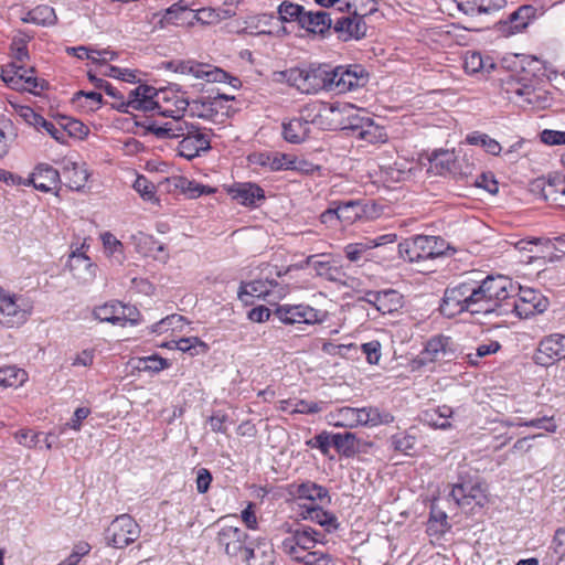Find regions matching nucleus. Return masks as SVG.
<instances>
[{
  "mask_svg": "<svg viewBox=\"0 0 565 565\" xmlns=\"http://www.w3.org/2000/svg\"><path fill=\"white\" fill-rule=\"evenodd\" d=\"M147 131L158 139H178L177 153L189 161L209 152L214 137L211 127L185 118L163 124L151 121L147 126Z\"/></svg>",
  "mask_w": 565,
  "mask_h": 565,
  "instance_id": "nucleus-1",
  "label": "nucleus"
},
{
  "mask_svg": "<svg viewBox=\"0 0 565 565\" xmlns=\"http://www.w3.org/2000/svg\"><path fill=\"white\" fill-rule=\"evenodd\" d=\"M510 279L505 276H487L481 280L469 278L463 312L498 317L499 301L504 299Z\"/></svg>",
  "mask_w": 565,
  "mask_h": 565,
  "instance_id": "nucleus-2",
  "label": "nucleus"
},
{
  "mask_svg": "<svg viewBox=\"0 0 565 565\" xmlns=\"http://www.w3.org/2000/svg\"><path fill=\"white\" fill-rule=\"evenodd\" d=\"M505 292L504 299L499 301L498 317L514 315L526 319L544 312L547 308V299L541 292L531 288H516L511 279Z\"/></svg>",
  "mask_w": 565,
  "mask_h": 565,
  "instance_id": "nucleus-3",
  "label": "nucleus"
},
{
  "mask_svg": "<svg viewBox=\"0 0 565 565\" xmlns=\"http://www.w3.org/2000/svg\"><path fill=\"white\" fill-rule=\"evenodd\" d=\"M329 64H309L277 73V81L301 94L315 95L322 90L329 92Z\"/></svg>",
  "mask_w": 565,
  "mask_h": 565,
  "instance_id": "nucleus-4",
  "label": "nucleus"
},
{
  "mask_svg": "<svg viewBox=\"0 0 565 565\" xmlns=\"http://www.w3.org/2000/svg\"><path fill=\"white\" fill-rule=\"evenodd\" d=\"M328 422L334 427L354 428L358 426H377L393 422L390 413H381L377 407L354 408L344 406L331 412Z\"/></svg>",
  "mask_w": 565,
  "mask_h": 565,
  "instance_id": "nucleus-5",
  "label": "nucleus"
},
{
  "mask_svg": "<svg viewBox=\"0 0 565 565\" xmlns=\"http://www.w3.org/2000/svg\"><path fill=\"white\" fill-rule=\"evenodd\" d=\"M447 249L449 245L439 236L416 235L398 244L399 254L409 263L440 257Z\"/></svg>",
  "mask_w": 565,
  "mask_h": 565,
  "instance_id": "nucleus-6",
  "label": "nucleus"
},
{
  "mask_svg": "<svg viewBox=\"0 0 565 565\" xmlns=\"http://www.w3.org/2000/svg\"><path fill=\"white\" fill-rule=\"evenodd\" d=\"M343 6L347 14L333 19L334 33L343 42L361 40L365 36L367 29L364 17L375 12V6L365 12H359L358 0H343Z\"/></svg>",
  "mask_w": 565,
  "mask_h": 565,
  "instance_id": "nucleus-7",
  "label": "nucleus"
},
{
  "mask_svg": "<svg viewBox=\"0 0 565 565\" xmlns=\"http://www.w3.org/2000/svg\"><path fill=\"white\" fill-rule=\"evenodd\" d=\"M329 92L344 94L365 86L369 73L361 64L329 65Z\"/></svg>",
  "mask_w": 565,
  "mask_h": 565,
  "instance_id": "nucleus-8",
  "label": "nucleus"
},
{
  "mask_svg": "<svg viewBox=\"0 0 565 565\" xmlns=\"http://www.w3.org/2000/svg\"><path fill=\"white\" fill-rule=\"evenodd\" d=\"M525 81H527L526 77L513 78L511 76V79L505 82V93L508 97L519 103L522 107L529 106L536 109L548 107L552 99L548 93Z\"/></svg>",
  "mask_w": 565,
  "mask_h": 565,
  "instance_id": "nucleus-9",
  "label": "nucleus"
},
{
  "mask_svg": "<svg viewBox=\"0 0 565 565\" xmlns=\"http://www.w3.org/2000/svg\"><path fill=\"white\" fill-rule=\"evenodd\" d=\"M322 533L306 525L290 529L288 535L281 542V551L292 561L313 550L322 542Z\"/></svg>",
  "mask_w": 565,
  "mask_h": 565,
  "instance_id": "nucleus-10",
  "label": "nucleus"
},
{
  "mask_svg": "<svg viewBox=\"0 0 565 565\" xmlns=\"http://www.w3.org/2000/svg\"><path fill=\"white\" fill-rule=\"evenodd\" d=\"M288 294V287L275 279H256L242 282L237 292L239 300L248 303L249 298L264 299L267 302H276Z\"/></svg>",
  "mask_w": 565,
  "mask_h": 565,
  "instance_id": "nucleus-11",
  "label": "nucleus"
},
{
  "mask_svg": "<svg viewBox=\"0 0 565 565\" xmlns=\"http://www.w3.org/2000/svg\"><path fill=\"white\" fill-rule=\"evenodd\" d=\"M342 113H345L347 122L344 129L352 131V135L361 140L375 143L382 140L384 134L380 126L375 125L373 119L361 114L353 105L343 106Z\"/></svg>",
  "mask_w": 565,
  "mask_h": 565,
  "instance_id": "nucleus-12",
  "label": "nucleus"
},
{
  "mask_svg": "<svg viewBox=\"0 0 565 565\" xmlns=\"http://www.w3.org/2000/svg\"><path fill=\"white\" fill-rule=\"evenodd\" d=\"M248 539V534L243 529L223 524L217 531L215 542L226 556L235 561H242L250 544Z\"/></svg>",
  "mask_w": 565,
  "mask_h": 565,
  "instance_id": "nucleus-13",
  "label": "nucleus"
},
{
  "mask_svg": "<svg viewBox=\"0 0 565 565\" xmlns=\"http://www.w3.org/2000/svg\"><path fill=\"white\" fill-rule=\"evenodd\" d=\"M139 524L129 514L116 516L106 529L105 539L108 545L124 548L140 536Z\"/></svg>",
  "mask_w": 565,
  "mask_h": 565,
  "instance_id": "nucleus-14",
  "label": "nucleus"
},
{
  "mask_svg": "<svg viewBox=\"0 0 565 565\" xmlns=\"http://www.w3.org/2000/svg\"><path fill=\"white\" fill-rule=\"evenodd\" d=\"M275 317L285 324H318L322 323L327 317V311L316 309L309 305H281L274 311Z\"/></svg>",
  "mask_w": 565,
  "mask_h": 565,
  "instance_id": "nucleus-15",
  "label": "nucleus"
},
{
  "mask_svg": "<svg viewBox=\"0 0 565 565\" xmlns=\"http://www.w3.org/2000/svg\"><path fill=\"white\" fill-rule=\"evenodd\" d=\"M93 316L100 322L125 327L127 323L137 324L139 312L135 307L118 301L107 302L94 309Z\"/></svg>",
  "mask_w": 565,
  "mask_h": 565,
  "instance_id": "nucleus-16",
  "label": "nucleus"
},
{
  "mask_svg": "<svg viewBox=\"0 0 565 565\" xmlns=\"http://www.w3.org/2000/svg\"><path fill=\"white\" fill-rule=\"evenodd\" d=\"M156 103L158 114L170 117L171 120L183 119L190 106V102L184 96V93L174 90L173 88H160Z\"/></svg>",
  "mask_w": 565,
  "mask_h": 565,
  "instance_id": "nucleus-17",
  "label": "nucleus"
},
{
  "mask_svg": "<svg viewBox=\"0 0 565 565\" xmlns=\"http://www.w3.org/2000/svg\"><path fill=\"white\" fill-rule=\"evenodd\" d=\"M455 355L456 348L452 339L444 334H437L425 343L416 362L420 365H426L437 361L451 360Z\"/></svg>",
  "mask_w": 565,
  "mask_h": 565,
  "instance_id": "nucleus-18",
  "label": "nucleus"
},
{
  "mask_svg": "<svg viewBox=\"0 0 565 565\" xmlns=\"http://www.w3.org/2000/svg\"><path fill=\"white\" fill-rule=\"evenodd\" d=\"M468 287L469 278L447 286L439 306L445 317L454 318L463 313Z\"/></svg>",
  "mask_w": 565,
  "mask_h": 565,
  "instance_id": "nucleus-19",
  "label": "nucleus"
},
{
  "mask_svg": "<svg viewBox=\"0 0 565 565\" xmlns=\"http://www.w3.org/2000/svg\"><path fill=\"white\" fill-rule=\"evenodd\" d=\"M158 90L152 86L139 85L137 88L129 92L128 98L120 103L117 107L118 110L128 113L129 109L134 110H156Z\"/></svg>",
  "mask_w": 565,
  "mask_h": 565,
  "instance_id": "nucleus-20",
  "label": "nucleus"
},
{
  "mask_svg": "<svg viewBox=\"0 0 565 565\" xmlns=\"http://www.w3.org/2000/svg\"><path fill=\"white\" fill-rule=\"evenodd\" d=\"M21 297H3L0 305V323L7 328L23 324L31 315V306H22Z\"/></svg>",
  "mask_w": 565,
  "mask_h": 565,
  "instance_id": "nucleus-21",
  "label": "nucleus"
},
{
  "mask_svg": "<svg viewBox=\"0 0 565 565\" xmlns=\"http://www.w3.org/2000/svg\"><path fill=\"white\" fill-rule=\"evenodd\" d=\"M84 247L85 243L70 254L67 266L81 284H89L96 278L98 266L82 252Z\"/></svg>",
  "mask_w": 565,
  "mask_h": 565,
  "instance_id": "nucleus-22",
  "label": "nucleus"
},
{
  "mask_svg": "<svg viewBox=\"0 0 565 565\" xmlns=\"http://www.w3.org/2000/svg\"><path fill=\"white\" fill-rule=\"evenodd\" d=\"M402 295L395 289L369 290L361 298L362 301L375 307L382 315L393 313L402 307Z\"/></svg>",
  "mask_w": 565,
  "mask_h": 565,
  "instance_id": "nucleus-23",
  "label": "nucleus"
},
{
  "mask_svg": "<svg viewBox=\"0 0 565 565\" xmlns=\"http://www.w3.org/2000/svg\"><path fill=\"white\" fill-rule=\"evenodd\" d=\"M564 337L562 334H551L544 338L535 353V362L543 366L553 365L564 358Z\"/></svg>",
  "mask_w": 565,
  "mask_h": 565,
  "instance_id": "nucleus-24",
  "label": "nucleus"
},
{
  "mask_svg": "<svg viewBox=\"0 0 565 565\" xmlns=\"http://www.w3.org/2000/svg\"><path fill=\"white\" fill-rule=\"evenodd\" d=\"M228 194L239 204L256 207L265 200V191L253 182H237L228 189Z\"/></svg>",
  "mask_w": 565,
  "mask_h": 565,
  "instance_id": "nucleus-25",
  "label": "nucleus"
},
{
  "mask_svg": "<svg viewBox=\"0 0 565 565\" xmlns=\"http://www.w3.org/2000/svg\"><path fill=\"white\" fill-rule=\"evenodd\" d=\"M306 264L315 270L317 276L332 282L345 284V273L340 267L332 265L327 255H310L306 258Z\"/></svg>",
  "mask_w": 565,
  "mask_h": 565,
  "instance_id": "nucleus-26",
  "label": "nucleus"
},
{
  "mask_svg": "<svg viewBox=\"0 0 565 565\" xmlns=\"http://www.w3.org/2000/svg\"><path fill=\"white\" fill-rule=\"evenodd\" d=\"M223 100H228L225 95H216L215 97H207L193 100L190 103L189 111L192 118H200L209 121H215L218 116V107Z\"/></svg>",
  "mask_w": 565,
  "mask_h": 565,
  "instance_id": "nucleus-27",
  "label": "nucleus"
},
{
  "mask_svg": "<svg viewBox=\"0 0 565 565\" xmlns=\"http://www.w3.org/2000/svg\"><path fill=\"white\" fill-rule=\"evenodd\" d=\"M246 565H274L275 551L271 543L258 540L255 545L249 544L242 561Z\"/></svg>",
  "mask_w": 565,
  "mask_h": 565,
  "instance_id": "nucleus-28",
  "label": "nucleus"
},
{
  "mask_svg": "<svg viewBox=\"0 0 565 565\" xmlns=\"http://www.w3.org/2000/svg\"><path fill=\"white\" fill-rule=\"evenodd\" d=\"M62 175L66 186L73 191H81L85 188L90 173L85 162L66 160L63 163Z\"/></svg>",
  "mask_w": 565,
  "mask_h": 565,
  "instance_id": "nucleus-29",
  "label": "nucleus"
},
{
  "mask_svg": "<svg viewBox=\"0 0 565 565\" xmlns=\"http://www.w3.org/2000/svg\"><path fill=\"white\" fill-rule=\"evenodd\" d=\"M25 182L46 193L52 191L60 182V172L49 164L41 163Z\"/></svg>",
  "mask_w": 565,
  "mask_h": 565,
  "instance_id": "nucleus-30",
  "label": "nucleus"
},
{
  "mask_svg": "<svg viewBox=\"0 0 565 565\" xmlns=\"http://www.w3.org/2000/svg\"><path fill=\"white\" fill-rule=\"evenodd\" d=\"M136 249L146 257H153L156 260L166 263L169 259L166 245L157 241L153 236L139 233L134 236Z\"/></svg>",
  "mask_w": 565,
  "mask_h": 565,
  "instance_id": "nucleus-31",
  "label": "nucleus"
},
{
  "mask_svg": "<svg viewBox=\"0 0 565 565\" xmlns=\"http://www.w3.org/2000/svg\"><path fill=\"white\" fill-rule=\"evenodd\" d=\"M535 8L532 6H521L512 12L507 21L500 22V30L507 34H514L524 30L531 19L534 18Z\"/></svg>",
  "mask_w": 565,
  "mask_h": 565,
  "instance_id": "nucleus-32",
  "label": "nucleus"
},
{
  "mask_svg": "<svg viewBox=\"0 0 565 565\" xmlns=\"http://www.w3.org/2000/svg\"><path fill=\"white\" fill-rule=\"evenodd\" d=\"M310 121L302 117L292 118L282 122V137L289 143H301L306 141L310 135Z\"/></svg>",
  "mask_w": 565,
  "mask_h": 565,
  "instance_id": "nucleus-33",
  "label": "nucleus"
},
{
  "mask_svg": "<svg viewBox=\"0 0 565 565\" xmlns=\"http://www.w3.org/2000/svg\"><path fill=\"white\" fill-rule=\"evenodd\" d=\"M463 68L470 75H487L495 68V63L488 55L483 56L480 52L469 51L463 58Z\"/></svg>",
  "mask_w": 565,
  "mask_h": 565,
  "instance_id": "nucleus-34",
  "label": "nucleus"
},
{
  "mask_svg": "<svg viewBox=\"0 0 565 565\" xmlns=\"http://www.w3.org/2000/svg\"><path fill=\"white\" fill-rule=\"evenodd\" d=\"M332 25L333 18L331 17V13L319 10L316 12L306 11V14L302 15L300 26L306 29L308 32L323 34L326 31H329Z\"/></svg>",
  "mask_w": 565,
  "mask_h": 565,
  "instance_id": "nucleus-35",
  "label": "nucleus"
},
{
  "mask_svg": "<svg viewBox=\"0 0 565 565\" xmlns=\"http://www.w3.org/2000/svg\"><path fill=\"white\" fill-rule=\"evenodd\" d=\"M458 9L465 14L478 15L500 10L507 0H456Z\"/></svg>",
  "mask_w": 565,
  "mask_h": 565,
  "instance_id": "nucleus-36",
  "label": "nucleus"
},
{
  "mask_svg": "<svg viewBox=\"0 0 565 565\" xmlns=\"http://www.w3.org/2000/svg\"><path fill=\"white\" fill-rule=\"evenodd\" d=\"M454 411L448 405L437 406L423 412L422 419L427 425L439 428L448 429L452 426Z\"/></svg>",
  "mask_w": 565,
  "mask_h": 565,
  "instance_id": "nucleus-37",
  "label": "nucleus"
},
{
  "mask_svg": "<svg viewBox=\"0 0 565 565\" xmlns=\"http://www.w3.org/2000/svg\"><path fill=\"white\" fill-rule=\"evenodd\" d=\"M192 20L188 22V25L192 26L194 23L201 24H216L222 20L230 19L236 14L234 9H215V8H201L192 10Z\"/></svg>",
  "mask_w": 565,
  "mask_h": 565,
  "instance_id": "nucleus-38",
  "label": "nucleus"
},
{
  "mask_svg": "<svg viewBox=\"0 0 565 565\" xmlns=\"http://www.w3.org/2000/svg\"><path fill=\"white\" fill-rule=\"evenodd\" d=\"M290 493L298 499L310 501L311 505L317 501L322 502L324 499L330 500L327 488L312 481L292 484Z\"/></svg>",
  "mask_w": 565,
  "mask_h": 565,
  "instance_id": "nucleus-39",
  "label": "nucleus"
},
{
  "mask_svg": "<svg viewBox=\"0 0 565 565\" xmlns=\"http://www.w3.org/2000/svg\"><path fill=\"white\" fill-rule=\"evenodd\" d=\"M333 204H337L339 222L344 226L352 225L354 222L362 218L365 213L360 200H349L344 202L333 201Z\"/></svg>",
  "mask_w": 565,
  "mask_h": 565,
  "instance_id": "nucleus-40",
  "label": "nucleus"
},
{
  "mask_svg": "<svg viewBox=\"0 0 565 565\" xmlns=\"http://www.w3.org/2000/svg\"><path fill=\"white\" fill-rule=\"evenodd\" d=\"M565 245V241L562 236H556L553 238L550 237H540L536 238V248L534 257H543L553 262L556 259H561L562 255L556 254L555 252L563 253L562 247Z\"/></svg>",
  "mask_w": 565,
  "mask_h": 565,
  "instance_id": "nucleus-41",
  "label": "nucleus"
},
{
  "mask_svg": "<svg viewBox=\"0 0 565 565\" xmlns=\"http://www.w3.org/2000/svg\"><path fill=\"white\" fill-rule=\"evenodd\" d=\"M33 73V67L28 68L22 64V70L18 73V76L21 77V83H18L17 87H13V89L26 90L35 95H39L41 92L46 89L49 87V83L45 79L35 77Z\"/></svg>",
  "mask_w": 565,
  "mask_h": 565,
  "instance_id": "nucleus-42",
  "label": "nucleus"
},
{
  "mask_svg": "<svg viewBox=\"0 0 565 565\" xmlns=\"http://www.w3.org/2000/svg\"><path fill=\"white\" fill-rule=\"evenodd\" d=\"M28 380V373L15 365L0 367V387H20Z\"/></svg>",
  "mask_w": 565,
  "mask_h": 565,
  "instance_id": "nucleus-43",
  "label": "nucleus"
},
{
  "mask_svg": "<svg viewBox=\"0 0 565 565\" xmlns=\"http://www.w3.org/2000/svg\"><path fill=\"white\" fill-rule=\"evenodd\" d=\"M56 20L57 18L54 9L49 6H38L22 18V21L25 23H33L43 26L53 25Z\"/></svg>",
  "mask_w": 565,
  "mask_h": 565,
  "instance_id": "nucleus-44",
  "label": "nucleus"
},
{
  "mask_svg": "<svg viewBox=\"0 0 565 565\" xmlns=\"http://www.w3.org/2000/svg\"><path fill=\"white\" fill-rule=\"evenodd\" d=\"M105 254L121 264L125 259V248L122 243L110 232L100 234Z\"/></svg>",
  "mask_w": 565,
  "mask_h": 565,
  "instance_id": "nucleus-45",
  "label": "nucleus"
},
{
  "mask_svg": "<svg viewBox=\"0 0 565 565\" xmlns=\"http://www.w3.org/2000/svg\"><path fill=\"white\" fill-rule=\"evenodd\" d=\"M501 348L502 345L499 341L489 340L488 342L480 343L476 352L466 354L465 360L471 366H478L483 358L495 354Z\"/></svg>",
  "mask_w": 565,
  "mask_h": 565,
  "instance_id": "nucleus-46",
  "label": "nucleus"
},
{
  "mask_svg": "<svg viewBox=\"0 0 565 565\" xmlns=\"http://www.w3.org/2000/svg\"><path fill=\"white\" fill-rule=\"evenodd\" d=\"M466 141L469 145L483 148L486 152L492 156H498L502 150L500 143L495 139L480 131H473L467 135Z\"/></svg>",
  "mask_w": 565,
  "mask_h": 565,
  "instance_id": "nucleus-47",
  "label": "nucleus"
},
{
  "mask_svg": "<svg viewBox=\"0 0 565 565\" xmlns=\"http://www.w3.org/2000/svg\"><path fill=\"white\" fill-rule=\"evenodd\" d=\"M193 1L189 0H179L178 2L171 4L169 8L164 10V13L159 21L160 28H164L167 24H179L178 20L180 19V14L183 12L191 10L193 7Z\"/></svg>",
  "mask_w": 565,
  "mask_h": 565,
  "instance_id": "nucleus-48",
  "label": "nucleus"
},
{
  "mask_svg": "<svg viewBox=\"0 0 565 565\" xmlns=\"http://www.w3.org/2000/svg\"><path fill=\"white\" fill-rule=\"evenodd\" d=\"M172 343L174 349L189 353L192 356L206 353L209 350L207 344L198 337L181 338L172 341ZM169 348H172V345H169Z\"/></svg>",
  "mask_w": 565,
  "mask_h": 565,
  "instance_id": "nucleus-49",
  "label": "nucleus"
},
{
  "mask_svg": "<svg viewBox=\"0 0 565 565\" xmlns=\"http://www.w3.org/2000/svg\"><path fill=\"white\" fill-rule=\"evenodd\" d=\"M206 65L193 61H170L167 68L180 74H192L196 78H203Z\"/></svg>",
  "mask_w": 565,
  "mask_h": 565,
  "instance_id": "nucleus-50",
  "label": "nucleus"
},
{
  "mask_svg": "<svg viewBox=\"0 0 565 565\" xmlns=\"http://www.w3.org/2000/svg\"><path fill=\"white\" fill-rule=\"evenodd\" d=\"M57 124L62 127L65 134H67V138H83L88 132V128L82 121L68 116L60 115L57 117Z\"/></svg>",
  "mask_w": 565,
  "mask_h": 565,
  "instance_id": "nucleus-51",
  "label": "nucleus"
},
{
  "mask_svg": "<svg viewBox=\"0 0 565 565\" xmlns=\"http://www.w3.org/2000/svg\"><path fill=\"white\" fill-rule=\"evenodd\" d=\"M278 14L284 22H298L301 25L303 7L294 2L284 1L278 7Z\"/></svg>",
  "mask_w": 565,
  "mask_h": 565,
  "instance_id": "nucleus-52",
  "label": "nucleus"
},
{
  "mask_svg": "<svg viewBox=\"0 0 565 565\" xmlns=\"http://www.w3.org/2000/svg\"><path fill=\"white\" fill-rule=\"evenodd\" d=\"M503 424L507 427H511V426H518V427L525 426V427H533V428H537V429H544V430L551 431V433L555 431V429H556V425L553 422V418H547V417H540V418H534V419H531V420H524L522 418H515L514 420H505V422H503Z\"/></svg>",
  "mask_w": 565,
  "mask_h": 565,
  "instance_id": "nucleus-53",
  "label": "nucleus"
},
{
  "mask_svg": "<svg viewBox=\"0 0 565 565\" xmlns=\"http://www.w3.org/2000/svg\"><path fill=\"white\" fill-rule=\"evenodd\" d=\"M355 435L352 433L332 434V446L345 457L355 452Z\"/></svg>",
  "mask_w": 565,
  "mask_h": 565,
  "instance_id": "nucleus-54",
  "label": "nucleus"
},
{
  "mask_svg": "<svg viewBox=\"0 0 565 565\" xmlns=\"http://www.w3.org/2000/svg\"><path fill=\"white\" fill-rule=\"evenodd\" d=\"M307 514L308 515L306 518H309L310 520L317 522L318 524H320L322 526H328V527H333V529L338 527L337 518L334 516V514H332L328 511H324L322 508H320L316 504H312L307 508Z\"/></svg>",
  "mask_w": 565,
  "mask_h": 565,
  "instance_id": "nucleus-55",
  "label": "nucleus"
},
{
  "mask_svg": "<svg viewBox=\"0 0 565 565\" xmlns=\"http://www.w3.org/2000/svg\"><path fill=\"white\" fill-rule=\"evenodd\" d=\"M299 166L297 159L292 154L274 152L271 154V161L269 162V170L281 171V170H298Z\"/></svg>",
  "mask_w": 565,
  "mask_h": 565,
  "instance_id": "nucleus-56",
  "label": "nucleus"
},
{
  "mask_svg": "<svg viewBox=\"0 0 565 565\" xmlns=\"http://www.w3.org/2000/svg\"><path fill=\"white\" fill-rule=\"evenodd\" d=\"M38 131H45L53 139H55L60 143L67 142V134L62 129V127L56 122L46 120L44 117L41 118L39 122V127L35 128Z\"/></svg>",
  "mask_w": 565,
  "mask_h": 565,
  "instance_id": "nucleus-57",
  "label": "nucleus"
},
{
  "mask_svg": "<svg viewBox=\"0 0 565 565\" xmlns=\"http://www.w3.org/2000/svg\"><path fill=\"white\" fill-rule=\"evenodd\" d=\"M446 512L431 507L430 515L428 520V530L434 531V533H444L450 526L447 522Z\"/></svg>",
  "mask_w": 565,
  "mask_h": 565,
  "instance_id": "nucleus-58",
  "label": "nucleus"
},
{
  "mask_svg": "<svg viewBox=\"0 0 565 565\" xmlns=\"http://www.w3.org/2000/svg\"><path fill=\"white\" fill-rule=\"evenodd\" d=\"M565 534L564 530L558 529L555 533L553 545L550 547L547 558L551 564L558 565L565 556V547L563 545L562 536Z\"/></svg>",
  "mask_w": 565,
  "mask_h": 565,
  "instance_id": "nucleus-59",
  "label": "nucleus"
},
{
  "mask_svg": "<svg viewBox=\"0 0 565 565\" xmlns=\"http://www.w3.org/2000/svg\"><path fill=\"white\" fill-rule=\"evenodd\" d=\"M306 445L312 449H319L323 456H327L332 445V434L322 431L313 438L306 441Z\"/></svg>",
  "mask_w": 565,
  "mask_h": 565,
  "instance_id": "nucleus-60",
  "label": "nucleus"
},
{
  "mask_svg": "<svg viewBox=\"0 0 565 565\" xmlns=\"http://www.w3.org/2000/svg\"><path fill=\"white\" fill-rule=\"evenodd\" d=\"M134 189L146 201H152L156 196V188L146 177L138 175L134 182Z\"/></svg>",
  "mask_w": 565,
  "mask_h": 565,
  "instance_id": "nucleus-61",
  "label": "nucleus"
},
{
  "mask_svg": "<svg viewBox=\"0 0 565 565\" xmlns=\"http://www.w3.org/2000/svg\"><path fill=\"white\" fill-rule=\"evenodd\" d=\"M15 114L29 126H32L34 129L39 127V122L43 116L35 113L33 108L25 105H13Z\"/></svg>",
  "mask_w": 565,
  "mask_h": 565,
  "instance_id": "nucleus-62",
  "label": "nucleus"
},
{
  "mask_svg": "<svg viewBox=\"0 0 565 565\" xmlns=\"http://www.w3.org/2000/svg\"><path fill=\"white\" fill-rule=\"evenodd\" d=\"M21 70L22 64H18L17 62H11L6 65L1 71L3 82L11 88L17 87V84L21 83V77L18 76V73L21 72Z\"/></svg>",
  "mask_w": 565,
  "mask_h": 565,
  "instance_id": "nucleus-63",
  "label": "nucleus"
},
{
  "mask_svg": "<svg viewBox=\"0 0 565 565\" xmlns=\"http://www.w3.org/2000/svg\"><path fill=\"white\" fill-rule=\"evenodd\" d=\"M295 562L303 565H329V559L324 553L312 550L296 558Z\"/></svg>",
  "mask_w": 565,
  "mask_h": 565,
  "instance_id": "nucleus-64",
  "label": "nucleus"
}]
</instances>
